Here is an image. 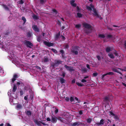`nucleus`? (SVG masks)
Returning a JSON list of instances; mask_svg holds the SVG:
<instances>
[{"label":"nucleus","mask_w":126,"mask_h":126,"mask_svg":"<svg viewBox=\"0 0 126 126\" xmlns=\"http://www.w3.org/2000/svg\"><path fill=\"white\" fill-rule=\"evenodd\" d=\"M75 2V0H73L70 1V4L71 5L74 7H76L77 6V4L74 3V2Z\"/></svg>","instance_id":"nucleus-11"},{"label":"nucleus","mask_w":126,"mask_h":126,"mask_svg":"<svg viewBox=\"0 0 126 126\" xmlns=\"http://www.w3.org/2000/svg\"><path fill=\"white\" fill-rule=\"evenodd\" d=\"M109 112L110 114H111V115L113 116H114L115 115L111 111H110Z\"/></svg>","instance_id":"nucleus-61"},{"label":"nucleus","mask_w":126,"mask_h":126,"mask_svg":"<svg viewBox=\"0 0 126 126\" xmlns=\"http://www.w3.org/2000/svg\"><path fill=\"white\" fill-rule=\"evenodd\" d=\"M60 81L61 84H63L65 83V80L63 78H60Z\"/></svg>","instance_id":"nucleus-12"},{"label":"nucleus","mask_w":126,"mask_h":126,"mask_svg":"<svg viewBox=\"0 0 126 126\" xmlns=\"http://www.w3.org/2000/svg\"><path fill=\"white\" fill-rule=\"evenodd\" d=\"M16 108L19 109H21L22 108V106L20 104H18L17 105Z\"/></svg>","instance_id":"nucleus-18"},{"label":"nucleus","mask_w":126,"mask_h":126,"mask_svg":"<svg viewBox=\"0 0 126 126\" xmlns=\"http://www.w3.org/2000/svg\"><path fill=\"white\" fill-rule=\"evenodd\" d=\"M20 96H22L23 95V94H24V92L22 90H21L20 91Z\"/></svg>","instance_id":"nucleus-37"},{"label":"nucleus","mask_w":126,"mask_h":126,"mask_svg":"<svg viewBox=\"0 0 126 126\" xmlns=\"http://www.w3.org/2000/svg\"><path fill=\"white\" fill-rule=\"evenodd\" d=\"M16 80V79L14 78H13L12 79V82L13 83Z\"/></svg>","instance_id":"nucleus-63"},{"label":"nucleus","mask_w":126,"mask_h":126,"mask_svg":"<svg viewBox=\"0 0 126 126\" xmlns=\"http://www.w3.org/2000/svg\"><path fill=\"white\" fill-rule=\"evenodd\" d=\"M17 89V87L15 85H14L13 88L12 92L14 93L16 91Z\"/></svg>","instance_id":"nucleus-19"},{"label":"nucleus","mask_w":126,"mask_h":126,"mask_svg":"<svg viewBox=\"0 0 126 126\" xmlns=\"http://www.w3.org/2000/svg\"><path fill=\"white\" fill-rule=\"evenodd\" d=\"M92 120L90 118H89L87 119V122L88 123H90L91 122Z\"/></svg>","instance_id":"nucleus-31"},{"label":"nucleus","mask_w":126,"mask_h":126,"mask_svg":"<svg viewBox=\"0 0 126 126\" xmlns=\"http://www.w3.org/2000/svg\"><path fill=\"white\" fill-rule=\"evenodd\" d=\"M107 37L108 38H110L112 37V35L110 34H108L107 35Z\"/></svg>","instance_id":"nucleus-54"},{"label":"nucleus","mask_w":126,"mask_h":126,"mask_svg":"<svg viewBox=\"0 0 126 126\" xmlns=\"http://www.w3.org/2000/svg\"><path fill=\"white\" fill-rule=\"evenodd\" d=\"M33 19L36 20L38 19H39L38 16L35 15L33 16Z\"/></svg>","instance_id":"nucleus-35"},{"label":"nucleus","mask_w":126,"mask_h":126,"mask_svg":"<svg viewBox=\"0 0 126 126\" xmlns=\"http://www.w3.org/2000/svg\"><path fill=\"white\" fill-rule=\"evenodd\" d=\"M104 123V120L103 119H102L100 120V122L97 123L96 124L98 126H100L101 125H103Z\"/></svg>","instance_id":"nucleus-7"},{"label":"nucleus","mask_w":126,"mask_h":126,"mask_svg":"<svg viewBox=\"0 0 126 126\" xmlns=\"http://www.w3.org/2000/svg\"><path fill=\"white\" fill-rule=\"evenodd\" d=\"M124 45L125 46V48L126 49V41L125 40L124 41Z\"/></svg>","instance_id":"nucleus-64"},{"label":"nucleus","mask_w":126,"mask_h":126,"mask_svg":"<svg viewBox=\"0 0 126 126\" xmlns=\"http://www.w3.org/2000/svg\"><path fill=\"white\" fill-rule=\"evenodd\" d=\"M44 62H49V60L47 56H45L44 58V59L43 60Z\"/></svg>","instance_id":"nucleus-15"},{"label":"nucleus","mask_w":126,"mask_h":126,"mask_svg":"<svg viewBox=\"0 0 126 126\" xmlns=\"http://www.w3.org/2000/svg\"><path fill=\"white\" fill-rule=\"evenodd\" d=\"M76 84L79 86L82 87L84 86L83 84H81L79 82H77L76 83Z\"/></svg>","instance_id":"nucleus-30"},{"label":"nucleus","mask_w":126,"mask_h":126,"mask_svg":"<svg viewBox=\"0 0 126 126\" xmlns=\"http://www.w3.org/2000/svg\"><path fill=\"white\" fill-rule=\"evenodd\" d=\"M22 20H23V22H26V19L25 17L23 16L22 18Z\"/></svg>","instance_id":"nucleus-46"},{"label":"nucleus","mask_w":126,"mask_h":126,"mask_svg":"<svg viewBox=\"0 0 126 126\" xmlns=\"http://www.w3.org/2000/svg\"><path fill=\"white\" fill-rule=\"evenodd\" d=\"M82 71L84 72H87V69L85 68H84L83 69H82Z\"/></svg>","instance_id":"nucleus-57"},{"label":"nucleus","mask_w":126,"mask_h":126,"mask_svg":"<svg viewBox=\"0 0 126 126\" xmlns=\"http://www.w3.org/2000/svg\"><path fill=\"white\" fill-rule=\"evenodd\" d=\"M77 15L78 17L79 18L81 17L82 16V14H81L79 13H77Z\"/></svg>","instance_id":"nucleus-26"},{"label":"nucleus","mask_w":126,"mask_h":126,"mask_svg":"<svg viewBox=\"0 0 126 126\" xmlns=\"http://www.w3.org/2000/svg\"><path fill=\"white\" fill-rule=\"evenodd\" d=\"M55 113L56 114L58 112V109L56 108L55 107Z\"/></svg>","instance_id":"nucleus-50"},{"label":"nucleus","mask_w":126,"mask_h":126,"mask_svg":"<svg viewBox=\"0 0 126 126\" xmlns=\"http://www.w3.org/2000/svg\"><path fill=\"white\" fill-rule=\"evenodd\" d=\"M79 114L80 115H81L83 114V110H81L79 111Z\"/></svg>","instance_id":"nucleus-55"},{"label":"nucleus","mask_w":126,"mask_h":126,"mask_svg":"<svg viewBox=\"0 0 126 126\" xmlns=\"http://www.w3.org/2000/svg\"><path fill=\"white\" fill-rule=\"evenodd\" d=\"M18 76L17 75L15 74L14 75L13 78L16 79L17 78H18Z\"/></svg>","instance_id":"nucleus-42"},{"label":"nucleus","mask_w":126,"mask_h":126,"mask_svg":"<svg viewBox=\"0 0 126 126\" xmlns=\"http://www.w3.org/2000/svg\"><path fill=\"white\" fill-rule=\"evenodd\" d=\"M46 0H40V3L41 4H43L46 2Z\"/></svg>","instance_id":"nucleus-28"},{"label":"nucleus","mask_w":126,"mask_h":126,"mask_svg":"<svg viewBox=\"0 0 126 126\" xmlns=\"http://www.w3.org/2000/svg\"><path fill=\"white\" fill-rule=\"evenodd\" d=\"M35 67L36 68L38 69H41V68L38 65L36 66H35Z\"/></svg>","instance_id":"nucleus-62"},{"label":"nucleus","mask_w":126,"mask_h":126,"mask_svg":"<svg viewBox=\"0 0 126 126\" xmlns=\"http://www.w3.org/2000/svg\"><path fill=\"white\" fill-rule=\"evenodd\" d=\"M64 67L67 70L71 72L75 70L74 69H73V67L68 66L66 65H64Z\"/></svg>","instance_id":"nucleus-4"},{"label":"nucleus","mask_w":126,"mask_h":126,"mask_svg":"<svg viewBox=\"0 0 126 126\" xmlns=\"http://www.w3.org/2000/svg\"><path fill=\"white\" fill-rule=\"evenodd\" d=\"M63 47L65 49H67L68 48L69 46L67 44H65L63 45Z\"/></svg>","instance_id":"nucleus-38"},{"label":"nucleus","mask_w":126,"mask_h":126,"mask_svg":"<svg viewBox=\"0 0 126 126\" xmlns=\"http://www.w3.org/2000/svg\"><path fill=\"white\" fill-rule=\"evenodd\" d=\"M60 51L61 53L62 54H64V50H61Z\"/></svg>","instance_id":"nucleus-58"},{"label":"nucleus","mask_w":126,"mask_h":126,"mask_svg":"<svg viewBox=\"0 0 126 126\" xmlns=\"http://www.w3.org/2000/svg\"><path fill=\"white\" fill-rule=\"evenodd\" d=\"M51 50L54 53H57V50L53 48H52L51 49Z\"/></svg>","instance_id":"nucleus-41"},{"label":"nucleus","mask_w":126,"mask_h":126,"mask_svg":"<svg viewBox=\"0 0 126 126\" xmlns=\"http://www.w3.org/2000/svg\"><path fill=\"white\" fill-rule=\"evenodd\" d=\"M3 7L5 10L8 11L9 10V8L6 5H3Z\"/></svg>","instance_id":"nucleus-29"},{"label":"nucleus","mask_w":126,"mask_h":126,"mask_svg":"<svg viewBox=\"0 0 126 126\" xmlns=\"http://www.w3.org/2000/svg\"><path fill=\"white\" fill-rule=\"evenodd\" d=\"M114 51L115 52H114V54H115V56H117L118 54V53H117L116 51L115 50H114Z\"/></svg>","instance_id":"nucleus-60"},{"label":"nucleus","mask_w":126,"mask_h":126,"mask_svg":"<svg viewBox=\"0 0 126 126\" xmlns=\"http://www.w3.org/2000/svg\"><path fill=\"white\" fill-rule=\"evenodd\" d=\"M57 121V118L56 117L52 116V119L51 120V122L53 123H54L56 122Z\"/></svg>","instance_id":"nucleus-10"},{"label":"nucleus","mask_w":126,"mask_h":126,"mask_svg":"<svg viewBox=\"0 0 126 126\" xmlns=\"http://www.w3.org/2000/svg\"><path fill=\"white\" fill-rule=\"evenodd\" d=\"M108 75H114V73L112 72H110L108 73Z\"/></svg>","instance_id":"nucleus-36"},{"label":"nucleus","mask_w":126,"mask_h":126,"mask_svg":"<svg viewBox=\"0 0 126 126\" xmlns=\"http://www.w3.org/2000/svg\"><path fill=\"white\" fill-rule=\"evenodd\" d=\"M96 57L97 59L98 60L100 61V60H101V58L99 56H97Z\"/></svg>","instance_id":"nucleus-51"},{"label":"nucleus","mask_w":126,"mask_h":126,"mask_svg":"<svg viewBox=\"0 0 126 126\" xmlns=\"http://www.w3.org/2000/svg\"><path fill=\"white\" fill-rule=\"evenodd\" d=\"M83 27L85 28L84 29V32L87 34L91 33L92 32V30L90 29L92 28V26L90 24L86 22H84L82 24Z\"/></svg>","instance_id":"nucleus-1"},{"label":"nucleus","mask_w":126,"mask_h":126,"mask_svg":"<svg viewBox=\"0 0 126 126\" xmlns=\"http://www.w3.org/2000/svg\"><path fill=\"white\" fill-rule=\"evenodd\" d=\"M42 38V36L41 35L38 36L37 38V40L38 42H40L41 41V39Z\"/></svg>","instance_id":"nucleus-22"},{"label":"nucleus","mask_w":126,"mask_h":126,"mask_svg":"<svg viewBox=\"0 0 126 126\" xmlns=\"http://www.w3.org/2000/svg\"><path fill=\"white\" fill-rule=\"evenodd\" d=\"M106 51L107 52H109L111 51L110 48V47H107L106 49Z\"/></svg>","instance_id":"nucleus-21"},{"label":"nucleus","mask_w":126,"mask_h":126,"mask_svg":"<svg viewBox=\"0 0 126 126\" xmlns=\"http://www.w3.org/2000/svg\"><path fill=\"white\" fill-rule=\"evenodd\" d=\"M70 100L71 102L73 101L74 100V97H73L71 96L70 98Z\"/></svg>","instance_id":"nucleus-44"},{"label":"nucleus","mask_w":126,"mask_h":126,"mask_svg":"<svg viewBox=\"0 0 126 126\" xmlns=\"http://www.w3.org/2000/svg\"><path fill=\"white\" fill-rule=\"evenodd\" d=\"M98 75V74L96 72L94 73H93V77H96Z\"/></svg>","instance_id":"nucleus-39"},{"label":"nucleus","mask_w":126,"mask_h":126,"mask_svg":"<svg viewBox=\"0 0 126 126\" xmlns=\"http://www.w3.org/2000/svg\"><path fill=\"white\" fill-rule=\"evenodd\" d=\"M77 11L78 12H80V9L79 8V7L78 6L76 7Z\"/></svg>","instance_id":"nucleus-43"},{"label":"nucleus","mask_w":126,"mask_h":126,"mask_svg":"<svg viewBox=\"0 0 126 126\" xmlns=\"http://www.w3.org/2000/svg\"><path fill=\"white\" fill-rule=\"evenodd\" d=\"M57 24L60 25V26H61V23L60 21L59 20H57Z\"/></svg>","instance_id":"nucleus-47"},{"label":"nucleus","mask_w":126,"mask_h":126,"mask_svg":"<svg viewBox=\"0 0 126 126\" xmlns=\"http://www.w3.org/2000/svg\"><path fill=\"white\" fill-rule=\"evenodd\" d=\"M99 37L100 38H104L105 37V35L103 34H99L98 35Z\"/></svg>","instance_id":"nucleus-27"},{"label":"nucleus","mask_w":126,"mask_h":126,"mask_svg":"<svg viewBox=\"0 0 126 126\" xmlns=\"http://www.w3.org/2000/svg\"><path fill=\"white\" fill-rule=\"evenodd\" d=\"M62 62V61H61L57 60L56 62H55V63L56 65V66H57L60 64Z\"/></svg>","instance_id":"nucleus-17"},{"label":"nucleus","mask_w":126,"mask_h":126,"mask_svg":"<svg viewBox=\"0 0 126 126\" xmlns=\"http://www.w3.org/2000/svg\"><path fill=\"white\" fill-rule=\"evenodd\" d=\"M52 11L55 13V15H57L58 13V12L55 9H52Z\"/></svg>","instance_id":"nucleus-33"},{"label":"nucleus","mask_w":126,"mask_h":126,"mask_svg":"<svg viewBox=\"0 0 126 126\" xmlns=\"http://www.w3.org/2000/svg\"><path fill=\"white\" fill-rule=\"evenodd\" d=\"M24 3V1L23 0H20L19 1V3L20 4H22Z\"/></svg>","instance_id":"nucleus-53"},{"label":"nucleus","mask_w":126,"mask_h":126,"mask_svg":"<svg viewBox=\"0 0 126 126\" xmlns=\"http://www.w3.org/2000/svg\"><path fill=\"white\" fill-rule=\"evenodd\" d=\"M81 82L83 83H84L86 82H87V81L85 79H83L81 80Z\"/></svg>","instance_id":"nucleus-56"},{"label":"nucleus","mask_w":126,"mask_h":126,"mask_svg":"<svg viewBox=\"0 0 126 126\" xmlns=\"http://www.w3.org/2000/svg\"><path fill=\"white\" fill-rule=\"evenodd\" d=\"M60 35V32H59L55 36V40H57L58 39Z\"/></svg>","instance_id":"nucleus-16"},{"label":"nucleus","mask_w":126,"mask_h":126,"mask_svg":"<svg viewBox=\"0 0 126 126\" xmlns=\"http://www.w3.org/2000/svg\"><path fill=\"white\" fill-rule=\"evenodd\" d=\"M34 122L39 126H41V124L42 122L40 121H38L37 120L35 119L34 120Z\"/></svg>","instance_id":"nucleus-9"},{"label":"nucleus","mask_w":126,"mask_h":126,"mask_svg":"<svg viewBox=\"0 0 126 126\" xmlns=\"http://www.w3.org/2000/svg\"><path fill=\"white\" fill-rule=\"evenodd\" d=\"M114 116V118L115 119L116 121H117L119 120V118L117 115L115 114Z\"/></svg>","instance_id":"nucleus-25"},{"label":"nucleus","mask_w":126,"mask_h":126,"mask_svg":"<svg viewBox=\"0 0 126 126\" xmlns=\"http://www.w3.org/2000/svg\"><path fill=\"white\" fill-rule=\"evenodd\" d=\"M32 28L33 30L35 32H39V29L36 25H34L32 26Z\"/></svg>","instance_id":"nucleus-13"},{"label":"nucleus","mask_w":126,"mask_h":126,"mask_svg":"<svg viewBox=\"0 0 126 126\" xmlns=\"http://www.w3.org/2000/svg\"><path fill=\"white\" fill-rule=\"evenodd\" d=\"M26 113L27 115L28 116H31L32 115V112L30 110H28L27 111Z\"/></svg>","instance_id":"nucleus-20"},{"label":"nucleus","mask_w":126,"mask_h":126,"mask_svg":"<svg viewBox=\"0 0 126 126\" xmlns=\"http://www.w3.org/2000/svg\"><path fill=\"white\" fill-rule=\"evenodd\" d=\"M93 14L95 16H96L98 18H99L100 19H102V17H101V16L99 15H98V13L97 11L96 12V11H95L94 13H93Z\"/></svg>","instance_id":"nucleus-8"},{"label":"nucleus","mask_w":126,"mask_h":126,"mask_svg":"<svg viewBox=\"0 0 126 126\" xmlns=\"http://www.w3.org/2000/svg\"><path fill=\"white\" fill-rule=\"evenodd\" d=\"M69 100V97H66L65 98V100L67 101H68Z\"/></svg>","instance_id":"nucleus-52"},{"label":"nucleus","mask_w":126,"mask_h":126,"mask_svg":"<svg viewBox=\"0 0 126 126\" xmlns=\"http://www.w3.org/2000/svg\"><path fill=\"white\" fill-rule=\"evenodd\" d=\"M104 100L105 101H107L108 102H109V99L108 97H105Z\"/></svg>","instance_id":"nucleus-45"},{"label":"nucleus","mask_w":126,"mask_h":126,"mask_svg":"<svg viewBox=\"0 0 126 126\" xmlns=\"http://www.w3.org/2000/svg\"><path fill=\"white\" fill-rule=\"evenodd\" d=\"M82 125V123L78 122L72 124H71V126H79V125Z\"/></svg>","instance_id":"nucleus-5"},{"label":"nucleus","mask_w":126,"mask_h":126,"mask_svg":"<svg viewBox=\"0 0 126 126\" xmlns=\"http://www.w3.org/2000/svg\"><path fill=\"white\" fill-rule=\"evenodd\" d=\"M90 7L93 9V11L94 12V11H95L96 12L97 11L96 10V9L94 8V6L92 4H91L90 5Z\"/></svg>","instance_id":"nucleus-14"},{"label":"nucleus","mask_w":126,"mask_h":126,"mask_svg":"<svg viewBox=\"0 0 126 126\" xmlns=\"http://www.w3.org/2000/svg\"><path fill=\"white\" fill-rule=\"evenodd\" d=\"M65 73L63 71L62 72V74L61 75L64 78L65 77Z\"/></svg>","instance_id":"nucleus-40"},{"label":"nucleus","mask_w":126,"mask_h":126,"mask_svg":"<svg viewBox=\"0 0 126 126\" xmlns=\"http://www.w3.org/2000/svg\"><path fill=\"white\" fill-rule=\"evenodd\" d=\"M108 56L111 59H113L114 58L113 55L112 54H108Z\"/></svg>","instance_id":"nucleus-23"},{"label":"nucleus","mask_w":126,"mask_h":126,"mask_svg":"<svg viewBox=\"0 0 126 126\" xmlns=\"http://www.w3.org/2000/svg\"><path fill=\"white\" fill-rule=\"evenodd\" d=\"M81 26L80 24H77L75 26V27L77 28H79Z\"/></svg>","instance_id":"nucleus-49"},{"label":"nucleus","mask_w":126,"mask_h":126,"mask_svg":"<svg viewBox=\"0 0 126 126\" xmlns=\"http://www.w3.org/2000/svg\"><path fill=\"white\" fill-rule=\"evenodd\" d=\"M79 47L78 46H74L72 47L71 49V52L73 54L75 55H77L78 54V51L79 50Z\"/></svg>","instance_id":"nucleus-2"},{"label":"nucleus","mask_w":126,"mask_h":126,"mask_svg":"<svg viewBox=\"0 0 126 126\" xmlns=\"http://www.w3.org/2000/svg\"><path fill=\"white\" fill-rule=\"evenodd\" d=\"M27 35L28 38H29L31 36V33L30 32H28L27 34Z\"/></svg>","instance_id":"nucleus-24"},{"label":"nucleus","mask_w":126,"mask_h":126,"mask_svg":"<svg viewBox=\"0 0 126 126\" xmlns=\"http://www.w3.org/2000/svg\"><path fill=\"white\" fill-rule=\"evenodd\" d=\"M51 67H52L53 68H54L55 66H56V65L55 63H53L51 64Z\"/></svg>","instance_id":"nucleus-48"},{"label":"nucleus","mask_w":126,"mask_h":126,"mask_svg":"<svg viewBox=\"0 0 126 126\" xmlns=\"http://www.w3.org/2000/svg\"><path fill=\"white\" fill-rule=\"evenodd\" d=\"M76 79H73L71 83L72 84H73L75 83Z\"/></svg>","instance_id":"nucleus-59"},{"label":"nucleus","mask_w":126,"mask_h":126,"mask_svg":"<svg viewBox=\"0 0 126 126\" xmlns=\"http://www.w3.org/2000/svg\"><path fill=\"white\" fill-rule=\"evenodd\" d=\"M24 43L27 47L30 48H32L31 46H33V44L32 43L28 40H25L24 41Z\"/></svg>","instance_id":"nucleus-3"},{"label":"nucleus","mask_w":126,"mask_h":126,"mask_svg":"<svg viewBox=\"0 0 126 126\" xmlns=\"http://www.w3.org/2000/svg\"><path fill=\"white\" fill-rule=\"evenodd\" d=\"M86 9L90 11H91L92 10V8L91 7L88 6H86Z\"/></svg>","instance_id":"nucleus-32"},{"label":"nucleus","mask_w":126,"mask_h":126,"mask_svg":"<svg viewBox=\"0 0 126 126\" xmlns=\"http://www.w3.org/2000/svg\"><path fill=\"white\" fill-rule=\"evenodd\" d=\"M44 43L45 45L49 47L53 46L54 45V44L53 43H51L47 41H44Z\"/></svg>","instance_id":"nucleus-6"},{"label":"nucleus","mask_w":126,"mask_h":126,"mask_svg":"<svg viewBox=\"0 0 126 126\" xmlns=\"http://www.w3.org/2000/svg\"><path fill=\"white\" fill-rule=\"evenodd\" d=\"M112 71H113L114 72H116L117 73L118 72V71L117 69L114 68H113L112 69Z\"/></svg>","instance_id":"nucleus-34"}]
</instances>
